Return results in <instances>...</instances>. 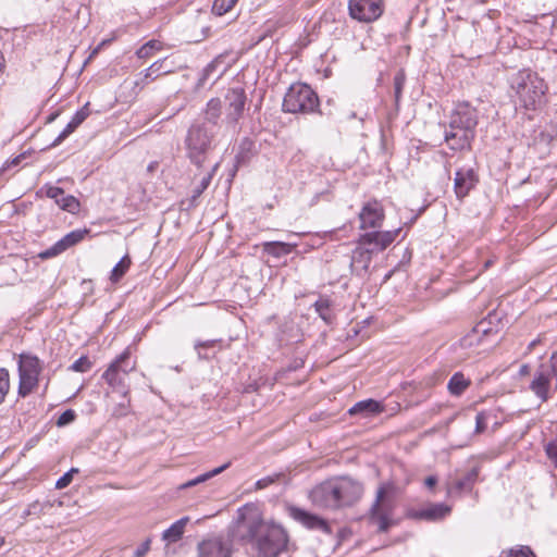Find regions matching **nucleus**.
<instances>
[{
  "label": "nucleus",
  "mask_w": 557,
  "mask_h": 557,
  "mask_svg": "<svg viewBox=\"0 0 557 557\" xmlns=\"http://www.w3.org/2000/svg\"><path fill=\"white\" fill-rule=\"evenodd\" d=\"M244 543L252 542L259 557H278L287 549L288 536L277 524L240 511Z\"/></svg>",
  "instance_id": "nucleus-1"
},
{
  "label": "nucleus",
  "mask_w": 557,
  "mask_h": 557,
  "mask_svg": "<svg viewBox=\"0 0 557 557\" xmlns=\"http://www.w3.org/2000/svg\"><path fill=\"white\" fill-rule=\"evenodd\" d=\"M362 494L363 485L360 482L351 478H337L314 486L309 498L318 508L336 510L354 506Z\"/></svg>",
  "instance_id": "nucleus-2"
},
{
  "label": "nucleus",
  "mask_w": 557,
  "mask_h": 557,
  "mask_svg": "<svg viewBox=\"0 0 557 557\" xmlns=\"http://www.w3.org/2000/svg\"><path fill=\"white\" fill-rule=\"evenodd\" d=\"M478 112L467 102L458 103L453 110L444 139L451 150L458 151L471 147L475 137Z\"/></svg>",
  "instance_id": "nucleus-3"
},
{
  "label": "nucleus",
  "mask_w": 557,
  "mask_h": 557,
  "mask_svg": "<svg viewBox=\"0 0 557 557\" xmlns=\"http://www.w3.org/2000/svg\"><path fill=\"white\" fill-rule=\"evenodd\" d=\"M235 542L244 543L240 512L225 531L210 534L198 543V557H232Z\"/></svg>",
  "instance_id": "nucleus-4"
},
{
  "label": "nucleus",
  "mask_w": 557,
  "mask_h": 557,
  "mask_svg": "<svg viewBox=\"0 0 557 557\" xmlns=\"http://www.w3.org/2000/svg\"><path fill=\"white\" fill-rule=\"evenodd\" d=\"M511 87L519 103L528 110H535L542 103L546 91L544 81L530 70L520 71L513 77Z\"/></svg>",
  "instance_id": "nucleus-5"
},
{
  "label": "nucleus",
  "mask_w": 557,
  "mask_h": 557,
  "mask_svg": "<svg viewBox=\"0 0 557 557\" xmlns=\"http://www.w3.org/2000/svg\"><path fill=\"white\" fill-rule=\"evenodd\" d=\"M394 491L392 483H383L376 491L375 500L371 506L369 521L377 527L379 532H387L394 524Z\"/></svg>",
  "instance_id": "nucleus-6"
},
{
  "label": "nucleus",
  "mask_w": 557,
  "mask_h": 557,
  "mask_svg": "<svg viewBox=\"0 0 557 557\" xmlns=\"http://www.w3.org/2000/svg\"><path fill=\"white\" fill-rule=\"evenodd\" d=\"M318 108V95L309 85L304 83L292 84L287 89L282 103L283 111L293 114L313 113Z\"/></svg>",
  "instance_id": "nucleus-7"
},
{
  "label": "nucleus",
  "mask_w": 557,
  "mask_h": 557,
  "mask_svg": "<svg viewBox=\"0 0 557 557\" xmlns=\"http://www.w3.org/2000/svg\"><path fill=\"white\" fill-rule=\"evenodd\" d=\"M213 128L207 123L193 124L187 133L186 148L191 163L201 168L207 161L208 152L211 150Z\"/></svg>",
  "instance_id": "nucleus-8"
},
{
  "label": "nucleus",
  "mask_w": 557,
  "mask_h": 557,
  "mask_svg": "<svg viewBox=\"0 0 557 557\" xmlns=\"http://www.w3.org/2000/svg\"><path fill=\"white\" fill-rule=\"evenodd\" d=\"M42 370L44 363L37 356L29 352H22L18 355L17 395L20 397L25 398L37 389L39 385V376Z\"/></svg>",
  "instance_id": "nucleus-9"
},
{
  "label": "nucleus",
  "mask_w": 557,
  "mask_h": 557,
  "mask_svg": "<svg viewBox=\"0 0 557 557\" xmlns=\"http://www.w3.org/2000/svg\"><path fill=\"white\" fill-rule=\"evenodd\" d=\"M557 389V350L553 352L548 362L541 363L530 383V389L541 401H547L550 397L549 389L552 381Z\"/></svg>",
  "instance_id": "nucleus-10"
},
{
  "label": "nucleus",
  "mask_w": 557,
  "mask_h": 557,
  "mask_svg": "<svg viewBox=\"0 0 557 557\" xmlns=\"http://www.w3.org/2000/svg\"><path fill=\"white\" fill-rule=\"evenodd\" d=\"M349 15L361 23H372L384 12L383 0H349Z\"/></svg>",
  "instance_id": "nucleus-11"
},
{
  "label": "nucleus",
  "mask_w": 557,
  "mask_h": 557,
  "mask_svg": "<svg viewBox=\"0 0 557 557\" xmlns=\"http://www.w3.org/2000/svg\"><path fill=\"white\" fill-rule=\"evenodd\" d=\"M246 92L242 87L230 88L225 95L226 116L230 124H236L244 114L246 104Z\"/></svg>",
  "instance_id": "nucleus-12"
},
{
  "label": "nucleus",
  "mask_w": 557,
  "mask_h": 557,
  "mask_svg": "<svg viewBox=\"0 0 557 557\" xmlns=\"http://www.w3.org/2000/svg\"><path fill=\"white\" fill-rule=\"evenodd\" d=\"M357 243V247L351 252L349 269L351 274L363 278L369 272L374 250H371L368 245L361 244L360 238Z\"/></svg>",
  "instance_id": "nucleus-13"
},
{
  "label": "nucleus",
  "mask_w": 557,
  "mask_h": 557,
  "mask_svg": "<svg viewBox=\"0 0 557 557\" xmlns=\"http://www.w3.org/2000/svg\"><path fill=\"white\" fill-rule=\"evenodd\" d=\"M479 183V175L473 168L458 169L454 177V193L458 199H463Z\"/></svg>",
  "instance_id": "nucleus-14"
},
{
  "label": "nucleus",
  "mask_w": 557,
  "mask_h": 557,
  "mask_svg": "<svg viewBox=\"0 0 557 557\" xmlns=\"http://www.w3.org/2000/svg\"><path fill=\"white\" fill-rule=\"evenodd\" d=\"M88 234H89V231L87 228L74 230V231L67 233L65 236H63L60 240H58L50 248L40 252L39 257L41 259H50V258L57 257L60 253L64 252L66 249L71 248L74 245L82 242L85 238V236Z\"/></svg>",
  "instance_id": "nucleus-15"
},
{
  "label": "nucleus",
  "mask_w": 557,
  "mask_h": 557,
  "mask_svg": "<svg viewBox=\"0 0 557 557\" xmlns=\"http://www.w3.org/2000/svg\"><path fill=\"white\" fill-rule=\"evenodd\" d=\"M399 232L400 228L385 232L373 231L364 233L359 236L360 243L368 245L371 250H374V253H377L386 249L396 239Z\"/></svg>",
  "instance_id": "nucleus-16"
},
{
  "label": "nucleus",
  "mask_w": 557,
  "mask_h": 557,
  "mask_svg": "<svg viewBox=\"0 0 557 557\" xmlns=\"http://www.w3.org/2000/svg\"><path fill=\"white\" fill-rule=\"evenodd\" d=\"M359 220L362 230L381 227L384 220L382 205L376 200L364 203L359 212Z\"/></svg>",
  "instance_id": "nucleus-17"
},
{
  "label": "nucleus",
  "mask_w": 557,
  "mask_h": 557,
  "mask_svg": "<svg viewBox=\"0 0 557 557\" xmlns=\"http://www.w3.org/2000/svg\"><path fill=\"white\" fill-rule=\"evenodd\" d=\"M290 516L302 525L310 530H319L324 533H330V527L326 520L322 519L318 515L311 513L305 509L298 507L290 508Z\"/></svg>",
  "instance_id": "nucleus-18"
},
{
  "label": "nucleus",
  "mask_w": 557,
  "mask_h": 557,
  "mask_svg": "<svg viewBox=\"0 0 557 557\" xmlns=\"http://www.w3.org/2000/svg\"><path fill=\"white\" fill-rule=\"evenodd\" d=\"M450 511V507L445 504H430L421 509H411L408 517L416 520L436 521L443 519Z\"/></svg>",
  "instance_id": "nucleus-19"
},
{
  "label": "nucleus",
  "mask_w": 557,
  "mask_h": 557,
  "mask_svg": "<svg viewBox=\"0 0 557 557\" xmlns=\"http://www.w3.org/2000/svg\"><path fill=\"white\" fill-rule=\"evenodd\" d=\"M45 188L46 196L53 199L62 210L70 213H75L79 210V201L74 196H65L61 187L48 185Z\"/></svg>",
  "instance_id": "nucleus-20"
},
{
  "label": "nucleus",
  "mask_w": 557,
  "mask_h": 557,
  "mask_svg": "<svg viewBox=\"0 0 557 557\" xmlns=\"http://www.w3.org/2000/svg\"><path fill=\"white\" fill-rule=\"evenodd\" d=\"M480 468L473 467L463 475L457 479L451 486L448 487V493H469L472 491L474 484L478 482Z\"/></svg>",
  "instance_id": "nucleus-21"
},
{
  "label": "nucleus",
  "mask_w": 557,
  "mask_h": 557,
  "mask_svg": "<svg viewBox=\"0 0 557 557\" xmlns=\"http://www.w3.org/2000/svg\"><path fill=\"white\" fill-rule=\"evenodd\" d=\"M493 332L491 327V321L482 320L469 332L466 336H463L460 341L462 347H471L473 345L480 344L483 336H486Z\"/></svg>",
  "instance_id": "nucleus-22"
},
{
  "label": "nucleus",
  "mask_w": 557,
  "mask_h": 557,
  "mask_svg": "<svg viewBox=\"0 0 557 557\" xmlns=\"http://www.w3.org/2000/svg\"><path fill=\"white\" fill-rule=\"evenodd\" d=\"M383 411V406L374 400V399H366L358 401L349 410L348 413L350 416L360 414L362 418H369L381 413Z\"/></svg>",
  "instance_id": "nucleus-23"
},
{
  "label": "nucleus",
  "mask_w": 557,
  "mask_h": 557,
  "mask_svg": "<svg viewBox=\"0 0 557 557\" xmlns=\"http://www.w3.org/2000/svg\"><path fill=\"white\" fill-rule=\"evenodd\" d=\"M174 72V63L164 58L152 63L148 69L145 70L146 79H156L161 75H166Z\"/></svg>",
  "instance_id": "nucleus-24"
},
{
  "label": "nucleus",
  "mask_w": 557,
  "mask_h": 557,
  "mask_svg": "<svg viewBox=\"0 0 557 557\" xmlns=\"http://www.w3.org/2000/svg\"><path fill=\"white\" fill-rule=\"evenodd\" d=\"M188 517H183L175 521L170 528L163 531L162 540L165 541L168 544L178 542L184 534L185 527L188 523Z\"/></svg>",
  "instance_id": "nucleus-25"
},
{
  "label": "nucleus",
  "mask_w": 557,
  "mask_h": 557,
  "mask_svg": "<svg viewBox=\"0 0 557 557\" xmlns=\"http://www.w3.org/2000/svg\"><path fill=\"white\" fill-rule=\"evenodd\" d=\"M119 362H112L110 367L103 372L102 379L113 388L122 387L124 389L125 374H122L117 370Z\"/></svg>",
  "instance_id": "nucleus-26"
},
{
  "label": "nucleus",
  "mask_w": 557,
  "mask_h": 557,
  "mask_svg": "<svg viewBox=\"0 0 557 557\" xmlns=\"http://www.w3.org/2000/svg\"><path fill=\"white\" fill-rule=\"evenodd\" d=\"M471 381L461 372H456L448 381L447 388L454 396H460L470 386Z\"/></svg>",
  "instance_id": "nucleus-27"
},
{
  "label": "nucleus",
  "mask_w": 557,
  "mask_h": 557,
  "mask_svg": "<svg viewBox=\"0 0 557 557\" xmlns=\"http://www.w3.org/2000/svg\"><path fill=\"white\" fill-rule=\"evenodd\" d=\"M294 248L295 245L283 242H267L263 244V250L276 258L290 253Z\"/></svg>",
  "instance_id": "nucleus-28"
},
{
  "label": "nucleus",
  "mask_w": 557,
  "mask_h": 557,
  "mask_svg": "<svg viewBox=\"0 0 557 557\" xmlns=\"http://www.w3.org/2000/svg\"><path fill=\"white\" fill-rule=\"evenodd\" d=\"M221 115V100L219 98H212L208 101L207 108L205 111V120L207 123L211 124L210 127H214L218 124V121Z\"/></svg>",
  "instance_id": "nucleus-29"
},
{
  "label": "nucleus",
  "mask_w": 557,
  "mask_h": 557,
  "mask_svg": "<svg viewBox=\"0 0 557 557\" xmlns=\"http://www.w3.org/2000/svg\"><path fill=\"white\" fill-rule=\"evenodd\" d=\"M231 466V462H226L218 468H214L213 470L211 471H208L206 473H202L200 475H198L197 478L193 479V480H189L187 481L186 483L182 484L180 486V488L184 490V488H189V487H193V486H196L200 483H203L210 479H212L213 476L222 473L223 471H225L228 467Z\"/></svg>",
  "instance_id": "nucleus-30"
},
{
  "label": "nucleus",
  "mask_w": 557,
  "mask_h": 557,
  "mask_svg": "<svg viewBox=\"0 0 557 557\" xmlns=\"http://www.w3.org/2000/svg\"><path fill=\"white\" fill-rule=\"evenodd\" d=\"M223 59L224 57L222 54L218 55L201 71L196 84L197 89H201L206 86L207 82L211 78L213 73L218 70L219 65L223 62Z\"/></svg>",
  "instance_id": "nucleus-31"
},
{
  "label": "nucleus",
  "mask_w": 557,
  "mask_h": 557,
  "mask_svg": "<svg viewBox=\"0 0 557 557\" xmlns=\"http://www.w3.org/2000/svg\"><path fill=\"white\" fill-rule=\"evenodd\" d=\"M52 507V504L50 502H39L35 500L30 503L27 508L24 510L22 518L27 517H36L39 518L40 516L45 515L48 509Z\"/></svg>",
  "instance_id": "nucleus-32"
},
{
  "label": "nucleus",
  "mask_w": 557,
  "mask_h": 557,
  "mask_svg": "<svg viewBox=\"0 0 557 557\" xmlns=\"http://www.w3.org/2000/svg\"><path fill=\"white\" fill-rule=\"evenodd\" d=\"M219 166V163L215 162L213 165H212V169L210 172H208L199 182V184L193 189L191 191V202L194 203L199 197L200 195L209 187L210 183H211V180H212V176L215 172V170L218 169Z\"/></svg>",
  "instance_id": "nucleus-33"
},
{
  "label": "nucleus",
  "mask_w": 557,
  "mask_h": 557,
  "mask_svg": "<svg viewBox=\"0 0 557 557\" xmlns=\"http://www.w3.org/2000/svg\"><path fill=\"white\" fill-rule=\"evenodd\" d=\"M331 306V300L323 297L319 298L313 305L315 312L326 323H331L333 319Z\"/></svg>",
  "instance_id": "nucleus-34"
},
{
  "label": "nucleus",
  "mask_w": 557,
  "mask_h": 557,
  "mask_svg": "<svg viewBox=\"0 0 557 557\" xmlns=\"http://www.w3.org/2000/svg\"><path fill=\"white\" fill-rule=\"evenodd\" d=\"M405 83H406L405 72L403 70H399L395 74L394 81H393V85H394V100H395L396 111L399 110V102H400V99H401V95H403Z\"/></svg>",
  "instance_id": "nucleus-35"
},
{
  "label": "nucleus",
  "mask_w": 557,
  "mask_h": 557,
  "mask_svg": "<svg viewBox=\"0 0 557 557\" xmlns=\"http://www.w3.org/2000/svg\"><path fill=\"white\" fill-rule=\"evenodd\" d=\"M162 49V42L156 39H151L143 45L137 51L136 55L139 59H148L153 55L154 51Z\"/></svg>",
  "instance_id": "nucleus-36"
},
{
  "label": "nucleus",
  "mask_w": 557,
  "mask_h": 557,
  "mask_svg": "<svg viewBox=\"0 0 557 557\" xmlns=\"http://www.w3.org/2000/svg\"><path fill=\"white\" fill-rule=\"evenodd\" d=\"M131 259L129 257L126 255L124 256L116 264L115 267L112 269L111 271V275H110V280L113 282V283H116L119 282L123 276L124 274L127 272L129 265H131Z\"/></svg>",
  "instance_id": "nucleus-37"
},
{
  "label": "nucleus",
  "mask_w": 557,
  "mask_h": 557,
  "mask_svg": "<svg viewBox=\"0 0 557 557\" xmlns=\"http://www.w3.org/2000/svg\"><path fill=\"white\" fill-rule=\"evenodd\" d=\"M131 350L126 348L113 362H119L117 370L122 374H128L133 370H135V362L129 361Z\"/></svg>",
  "instance_id": "nucleus-38"
},
{
  "label": "nucleus",
  "mask_w": 557,
  "mask_h": 557,
  "mask_svg": "<svg viewBox=\"0 0 557 557\" xmlns=\"http://www.w3.org/2000/svg\"><path fill=\"white\" fill-rule=\"evenodd\" d=\"M128 391H123L122 400L112 409V416L115 418L126 417L129 413L131 400L127 397Z\"/></svg>",
  "instance_id": "nucleus-39"
},
{
  "label": "nucleus",
  "mask_w": 557,
  "mask_h": 557,
  "mask_svg": "<svg viewBox=\"0 0 557 557\" xmlns=\"http://www.w3.org/2000/svg\"><path fill=\"white\" fill-rule=\"evenodd\" d=\"M219 341L209 339V341H196L194 348L197 351L198 358L201 360L210 359V355L206 352L207 349L213 347Z\"/></svg>",
  "instance_id": "nucleus-40"
},
{
  "label": "nucleus",
  "mask_w": 557,
  "mask_h": 557,
  "mask_svg": "<svg viewBox=\"0 0 557 557\" xmlns=\"http://www.w3.org/2000/svg\"><path fill=\"white\" fill-rule=\"evenodd\" d=\"M238 0H214L212 12L215 15H224L230 12Z\"/></svg>",
  "instance_id": "nucleus-41"
},
{
  "label": "nucleus",
  "mask_w": 557,
  "mask_h": 557,
  "mask_svg": "<svg viewBox=\"0 0 557 557\" xmlns=\"http://www.w3.org/2000/svg\"><path fill=\"white\" fill-rule=\"evenodd\" d=\"M10 391V374L5 368H0V405Z\"/></svg>",
  "instance_id": "nucleus-42"
},
{
  "label": "nucleus",
  "mask_w": 557,
  "mask_h": 557,
  "mask_svg": "<svg viewBox=\"0 0 557 557\" xmlns=\"http://www.w3.org/2000/svg\"><path fill=\"white\" fill-rule=\"evenodd\" d=\"M544 450L550 463L557 468V436L544 445Z\"/></svg>",
  "instance_id": "nucleus-43"
},
{
  "label": "nucleus",
  "mask_w": 557,
  "mask_h": 557,
  "mask_svg": "<svg viewBox=\"0 0 557 557\" xmlns=\"http://www.w3.org/2000/svg\"><path fill=\"white\" fill-rule=\"evenodd\" d=\"M91 367L92 362L88 359V357L82 356L70 366L69 370L84 373L89 371Z\"/></svg>",
  "instance_id": "nucleus-44"
},
{
  "label": "nucleus",
  "mask_w": 557,
  "mask_h": 557,
  "mask_svg": "<svg viewBox=\"0 0 557 557\" xmlns=\"http://www.w3.org/2000/svg\"><path fill=\"white\" fill-rule=\"evenodd\" d=\"M499 557H535L534 553L528 546H521L518 549L503 552Z\"/></svg>",
  "instance_id": "nucleus-45"
},
{
  "label": "nucleus",
  "mask_w": 557,
  "mask_h": 557,
  "mask_svg": "<svg viewBox=\"0 0 557 557\" xmlns=\"http://www.w3.org/2000/svg\"><path fill=\"white\" fill-rule=\"evenodd\" d=\"M78 471L79 470L77 468H71L67 472H65L61 478L58 479L55 483V488L62 490L67 487L71 484L74 474L78 473Z\"/></svg>",
  "instance_id": "nucleus-46"
},
{
  "label": "nucleus",
  "mask_w": 557,
  "mask_h": 557,
  "mask_svg": "<svg viewBox=\"0 0 557 557\" xmlns=\"http://www.w3.org/2000/svg\"><path fill=\"white\" fill-rule=\"evenodd\" d=\"M76 418V413L73 409H67L65 410L64 412H62L58 420H57V425L58 426H65L70 423H72Z\"/></svg>",
  "instance_id": "nucleus-47"
},
{
  "label": "nucleus",
  "mask_w": 557,
  "mask_h": 557,
  "mask_svg": "<svg viewBox=\"0 0 557 557\" xmlns=\"http://www.w3.org/2000/svg\"><path fill=\"white\" fill-rule=\"evenodd\" d=\"M88 115L89 109L87 103L74 114L70 122L77 128L87 119Z\"/></svg>",
  "instance_id": "nucleus-48"
},
{
  "label": "nucleus",
  "mask_w": 557,
  "mask_h": 557,
  "mask_svg": "<svg viewBox=\"0 0 557 557\" xmlns=\"http://www.w3.org/2000/svg\"><path fill=\"white\" fill-rule=\"evenodd\" d=\"M282 476H284L282 473H275V474H272V475H268L265 478H262L260 480H258L256 482V488L257 490H262V488H265L268 487L269 485L273 484L274 482H276L278 479H281Z\"/></svg>",
  "instance_id": "nucleus-49"
},
{
  "label": "nucleus",
  "mask_w": 557,
  "mask_h": 557,
  "mask_svg": "<svg viewBox=\"0 0 557 557\" xmlns=\"http://www.w3.org/2000/svg\"><path fill=\"white\" fill-rule=\"evenodd\" d=\"M76 129V126H74L71 122L67 123L65 128L59 134V136L55 138V140L52 143V146L60 145L67 136H70L74 131Z\"/></svg>",
  "instance_id": "nucleus-50"
},
{
  "label": "nucleus",
  "mask_w": 557,
  "mask_h": 557,
  "mask_svg": "<svg viewBox=\"0 0 557 557\" xmlns=\"http://www.w3.org/2000/svg\"><path fill=\"white\" fill-rule=\"evenodd\" d=\"M486 413L484 411H481L475 417V432L482 433L486 429Z\"/></svg>",
  "instance_id": "nucleus-51"
},
{
  "label": "nucleus",
  "mask_w": 557,
  "mask_h": 557,
  "mask_svg": "<svg viewBox=\"0 0 557 557\" xmlns=\"http://www.w3.org/2000/svg\"><path fill=\"white\" fill-rule=\"evenodd\" d=\"M150 539H147L136 548V550L134 552V557H145L147 553L150 550Z\"/></svg>",
  "instance_id": "nucleus-52"
},
{
  "label": "nucleus",
  "mask_w": 557,
  "mask_h": 557,
  "mask_svg": "<svg viewBox=\"0 0 557 557\" xmlns=\"http://www.w3.org/2000/svg\"><path fill=\"white\" fill-rule=\"evenodd\" d=\"M437 484V476L435 475H429L424 480V485L428 488H433Z\"/></svg>",
  "instance_id": "nucleus-53"
},
{
  "label": "nucleus",
  "mask_w": 557,
  "mask_h": 557,
  "mask_svg": "<svg viewBox=\"0 0 557 557\" xmlns=\"http://www.w3.org/2000/svg\"><path fill=\"white\" fill-rule=\"evenodd\" d=\"M159 163L157 161H152L149 163V165L147 166V171L148 172H153L156 171V169L158 168Z\"/></svg>",
  "instance_id": "nucleus-54"
},
{
  "label": "nucleus",
  "mask_w": 557,
  "mask_h": 557,
  "mask_svg": "<svg viewBox=\"0 0 557 557\" xmlns=\"http://www.w3.org/2000/svg\"><path fill=\"white\" fill-rule=\"evenodd\" d=\"M106 44H107V41H106V40H103L102 42H100V44L98 45V47H96V48L94 49V51L91 52L90 57H94L95 54H97V53L100 51V49H101Z\"/></svg>",
  "instance_id": "nucleus-55"
},
{
  "label": "nucleus",
  "mask_w": 557,
  "mask_h": 557,
  "mask_svg": "<svg viewBox=\"0 0 557 557\" xmlns=\"http://www.w3.org/2000/svg\"><path fill=\"white\" fill-rule=\"evenodd\" d=\"M540 343V339H534L532 341L529 346H528V351H532L534 349V347Z\"/></svg>",
  "instance_id": "nucleus-56"
},
{
  "label": "nucleus",
  "mask_w": 557,
  "mask_h": 557,
  "mask_svg": "<svg viewBox=\"0 0 557 557\" xmlns=\"http://www.w3.org/2000/svg\"><path fill=\"white\" fill-rule=\"evenodd\" d=\"M529 370H530V367L528 364H523L521 368H520V374L521 375H525L529 373Z\"/></svg>",
  "instance_id": "nucleus-57"
},
{
  "label": "nucleus",
  "mask_w": 557,
  "mask_h": 557,
  "mask_svg": "<svg viewBox=\"0 0 557 557\" xmlns=\"http://www.w3.org/2000/svg\"><path fill=\"white\" fill-rule=\"evenodd\" d=\"M4 66H5V61H4L2 53L0 52V73L3 72Z\"/></svg>",
  "instance_id": "nucleus-58"
},
{
  "label": "nucleus",
  "mask_w": 557,
  "mask_h": 557,
  "mask_svg": "<svg viewBox=\"0 0 557 557\" xmlns=\"http://www.w3.org/2000/svg\"><path fill=\"white\" fill-rule=\"evenodd\" d=\"M21 158H22V156H18V157H16V158L12 159V160H11V162H10V164H11V165H13V166L18 165V163H20V161H21Z\"/></svg>",
  "instance_id": "nucleus-59"
},
{
  "label": "nucleus",
  "mask_w": 557,
  "mask_h": 557,
  "mask_svg": "<svg viewBox=\"0 0 557 557\" xmlns=\"http://www.w3.org/2000/svg\"><path fill=\"white\" fill-rule=\"evenodd\" d=\"M225 71H226V67H224V69H223V70H222V71H221V72L215 76V78L213 79V83H212V84H214V83H215V82H216V81H218V79H219V78H220V77L225 73Z\"/></svg>",
  "instance_id": "nucleus-60"
},
{
  "label": "nucleus",
  "mask_w": 557,
  "mask_h": 557,
  "mask_svg": "<svg viewBox=\"0 0 557 557\" xmlns=\"http://www.w3.org/2000/svg\"><path fill=\"white\" fill-rule=\"evenodd\" d=\"M491 264H492V261H491V260H487V261L485 262V264H484V268L486 269V268H488Z\"/></svg>",
  "instance_id": "nucleus-61"
},
{
  "label": "nucleus",
  "mask_w": 557,
  "mask_h": 557,
  "mask_svg": "<svg viewBox=\"0 0 557 557\" xmlns=\"http://www.w3.org/2000/svg\"><path fill=\"white\" fill-rule=\"evenodd\" d=\"M3 544H4V539L0 537V548L3 546Z\"/></svg>",
  "instance_id": "nucleus-62"
}]
</instances>
